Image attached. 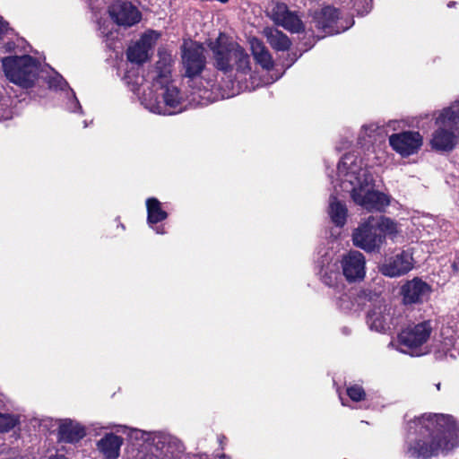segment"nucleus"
<instances>
[{
  "label": "nucleus",
  "mask_w": 459,
  "mask_h": 459,
  "mask_svg": "<svg viewBox=\"0 0 459 459\" xmlns=\"http://www.w3.org/2000/svg\"><path fill=\"white\" fill-rule=\"evenodd\" d=\"M405 429V442L411 456H437L459 446V425L450 414L422 413L408 420Z\"/></svg>",
  "instance_id": "f257e3e1"
},
{
  "label": "nucleus",
  "mask_w": 459,
  "mask_h": 459,
  "mask_svg": "<svg viewBox=\"0 0 459 459\" xmlns=\"http://www.w3.org/2000/svg\"><path fill=\"white\" fill-rule=\"evenodd\" d=\"M334 192L351 195L353 202L368 211L381 212L390 204L387 195L375 190V183L363 160L354 153L342 157L337 165L336 178L331 176Z\"/></svg>",
  "instance_id": "f03ea898"
},
{
  "label": "nucleus",
  "mask_w": 459,
  "mask_h": 459,
  "mask_svg": "<svg viewBox=\"0 0 459 459\" xmlns=\"http://www.w3.org/2000/svg\"><path fill=\"white\" fill-rule=\"evenodd\" d=\"M130 90L138 95L141 104L150 112L171 116L183 110L185 95L180 91L175 81H153L144 85L143 76L135 75L134 81L130 74L124 77Z\"/></svg>",
  "instance_id": "7ed1b4c3"
},
{
  "label": "nucleus",
  "mask_w": 459,
  "mask_h": 459,
  "mask_svg": "<svg viewBox=\"0 0 459 459\" xmlns=\"http://www.w3.org/2000/svg\"><path fill=\"white\" fill-rule=\"evenodd\" d=\"M208 47L212 53L214 65L225 74L233 77L239 91H252L254 86L248 83L252 77L251 59L246 49L226 34L220 33Z\"/></svg>",
  "instance_id": "20e7f679"
},
{
  "label": "nucleus",
  "mask_w": 459,
  "mask_h": 459,
  "mask_svg": "<svg viewBox=\"0 0 459 459\" xmlns=\"http://www.w3.org/2000/svg\"><path fill=\"white\" fill-rule=\"evenodd\" d=\"M429 146L437 152H450L459 144V100L434 113Z\"/></svg>",
  "instance_id": "39448f33"
},
{
  "label": "nucleus",
  "mask_w": 459,
  "mask_h": 459,
  "mask_svg": "<svg viewBox=\"0 0 459 459\" xmlns=\"http://www.w3.org/2000/svg\"><path fill=\"white\" fill-rule=\"evenodd\" d=\"M1 62L5 77L22 88L32 87L39 76L40 65L30 56H10Z\"/></svg>",
  "instance_id": "423d86ee"
},
{
  "label": "nucleus",
  "mask_w": 459,
  "mask_h": 459,
  "mask_svg": "<svg viewBox=\"0 0 459 459\" xmlns=\"http://www.w3.org/2000/svg\"><path fill=\"white\" fill-rule=\"evenodd\" d=\"M433 331L432 322L425 320L408 325L398 334V347L401 352L419 356L420 347L428 342Z\"/></svg>",
  "instance_id": "0eeeda50"
},
{
  "label": "nucleus",
  "mask_w": 459,
  "mask_h": 459,
  "mask_svg": "<svg viewBox=\"0 0 459 459\" xmlns=\"http://www.w3.org/2000/svg\"><path fill=\"white\" fill-rule=\"evenodd\" d=\"M204 48L195 41H185L181 47V62L184 75L192 82L197 79L206 65Z\"/></svg>",
  "instance_id": "6e6552de"
},
{
  "label": "nucleus",
  "mask_w": 459,
  "mask_h": 459,
  "mask_svg": "<svg viewBox=\"0 0 459 459\" xmlns=\"http://www.w3.org/2000/svg\"><path fill=\"white\" fill-rule=\"evenodd\" d=\"M375 223V216L370 215L353 230L352 242L355 247L368 253L379 251L384 244V236L377 233Z\"/></svg>",
  "instance_id": "1a4fd4ad"
},
{
  "label": "nucleus",
  "mask_w": 459,
  "mask_h": 459,
  "mask_svg": "<svg viewBox=\"0 0 459 459\" xmlns=\"http://www.w3.org/2000/svg\"><path fill=\"white\" fill-rule=\"evenodd\" d=\"M414 267L413 252L404 249L399 253L387 256L379 264V272L389 278H398L407 274Z\"/></svg>",
  "instance_id": "9d476101"
},
{
  "label": "nucleus",
  "mask_w": 459,
  "mask_h": 459,
  "mask_svg": "<svg viewBox=\"0 0 459 459\" xmlns=\"http://www.w3.org/2000/svg\"><path fill=\"white\" fill-rule=\"evenodd\" d=\"M312 22L325 35H333L345 31L352 23L345 22L339 17V12L332 6H325L316 12Z\"/></svg>",
  "instance_id": "9b49d317"
},
{
  "label": "nucleus",
  "mask_w": 459,
  "mask_h": 459,
  "mask_svg": "<svg viewBox=\"0 0 459 459\" xmlns=\"http://www.w3.org/2000/svg\"><path fill=\"white\" fill-rule=\"evenodd\" d=\"M392 149L402 157L416 154L423 144V137L418 131H403L389 136Z\"/></svg>",
  "instance_id": "f8f14e48"
},
{
  "label": "nucleus",
  "mask_w": 459,
  "mask_h": 459,
  "mask_svg": "<svg viewBox=\"0 0 459 459\" xmlns=\"http://www.w3.org/2000/svg\"><path fill=\"white\" fill-rule=\"evenodd\" d=\"M342 275L349 282L362 281L366 275V259L362 253L351 250L339 260Z\"/></svg>",
  "instance_id": "ddd939ff"
},
{
  "label": "nucleus",
  "mask_w": 459,
  "mask_h": 459,
  "mask_svg": "<svg viewBox=\"0 0 459 459\" xmlns=\"http://www.w3.org/2000/svg\"><path fill=\"white\" fill-rule=\"evenodd\" d=\"M108 14L119 27L130 28L140 22L142 13L136 6L127 1H117L108 7Z\"/></svg>",
  "instance_id": "4468645a"
},
{
  "label": "nucleus",
  "mask_w": 459,
  "mask_h": 459,
  "mask_svg": "<svg viewBox=\"0 0 459 459\" xmlns=\"http://www.w3.org/2000/svg\"><path fill=\"white\" fill-rule=\"evenodd\" d=\"M160 37L156 30H148L142 35L140 39L127 49V59L131 63L141 65L150 58V52Z\"/></svg>",
  "instance_id": "2eb2a0df"
},
{
  "label": "nucleus",
  "mask_w": 459,
  "mask_h": 459,
  "mask_svg": "<svg viewBox=\"0 0 459 459\" xmlns=\"http://www.w3.org/2000/svg\"><path fill=\"white\" fill-rule=\"evenodd\" d=\"M270 17L275 24L291 33H299L305 30L299 17L295 13L289 11L285 4L273 3L270 9Z\"/></svg>",
  "instance_id": "dca6fc26"
},
{
  "label": "nucleus",
  "mask_w": 459,
  "mask_h": 459,
  "mask_svg": "<svg viewBox=\"0 0 459 459\" xmlns=\"http://www.w3.org/2000/svg\"><path fill=\"white\" fill-rule=\"evenodd\" d=\"M434 352L439 359L459 356V332L451 327L442 328L439 339L435 341Z\"/></svg>",
  "instance_id": "f3484780"
},
{
  "label": "nucleus",
  "mask_w": 459,
  "mask_h": 459,
  "mask_svg": "<svg viewBox=\"0 0 459 459\" xmlns=\"http://www.w3.org/2000/svg\"><path fill=\"white\" fill-rule=\"evenodd\" d=\"M431 292V287L420 278L407 281L401 288V294L404 304L422 303Z\"/></svg>",
  "instance_id": "a211bd4d"
},
{
  "label": "nucleus",
  "mask_w": 459,
  "mask_h": 459,
  "mask_svg": "<svg viewBox=\"0 0 459 459\" xmlns=\"http://www.w3.org/2000/svg\"><path fill=\"white\" fill-rule=\"evenodd\" d=\"M86 435L85 428L78 421L65 419L58 425L57 437L60 442L77 443Z\"/></svg>",
  "instance_id": "6ab92c4d"
},
{
  "label": "nucleus",
  "mask_w": 459,
  "mask_h": 459,
  "mask_svg": "<svg viewBox=\"0 0 459 459\" xmlns=\"http://www.w3.org/2000/svg\"><path fill=\"white\" fill-rule=\"evenodd\" d=\"M123 443L124 439L121 437L107 433L97 441L96 446L103 459H118Z\"/></svg>",
  "instance_id": "aec40b11"
},
{
  "label": "nucleus",
  "mask_w": 459,
  "mask_h": 459,
  "mask_svg": "<svg viewBox=\"0 0 459 459\" xmlns=\"http://www.w3.org/2000/svg\"><path fill=\"white\" fill-rule=\"evenodd\" d=\"M321 264L320 277L323 283L337 291H341L344 287V283L338 264H331L326 258H324Z\"/></svg>",
  "instance_id": "412c9836"
},
{
  "label": "nucleus",
  "mask_w": 459,
  "mask_h": 459,
  "mask_svg": "<svg viewBox=\"0 0 459 459\" xmlns=\"http://www.w3.org/2000/svg\"><path fill=\"white\" fill-rule=\"evenodd\" d=\"M146 209L149 226L152 227L157 234H165L166 231L162 226L153 227L154 224L165 221L168 217V213L162 208L161 203L155 197L148 198L146 200Z\"/></svg>",
  "instance_id": "4be33fe9"
},
{
  "label": "nucleus",
  "mask_w": 459,
  "mask_h": 459,
  "mask_svg": "<svg viewBox=\"0 0 459 459\" xmlns=\"http://www.w3.org/2000/svg\"><path fill=\"white\" fill-rule=\"evenodd\" d=\"M158 61L156 63V75L153 81H165L172 79L174 56L171 51L165 48L158 50Z\"/></svg>",
  "instance_id": "5701e85b"
},
{
  "label": "nucleus",
  "mask_w": 459,
  "mask_h": 459,
  "mask_svg": "<svg viewBox=\"0 0 459 459\" xmlns=\"http://www.w3.org/2000/svg\"><path fill=\"white\" fill-rule=\"evenodd\" d=\"M49 88L54 89L56 91L60 90L65 92V98L67 100L66 108L71 112L81 111L82 107L72 89L69 88L68 83L59 74H56L54 76L50 77L48 81Z\"/></svg>",
  "instance_id": "b1692460"
},
{
  "label": "nucleus",
  "mask_w": 459,
  "mask_h": 459,
  "mask_svg": "<svg viewBox=\"0 0 459 459\" xmlns=\"http://www.w3.org/2000/svg\"><path fill=\"white\" fill-rule=\"evenodd\" d=\"M391 315L386 306H378L368 314V325L377 332H385L390 328Z\"/></svg>",
  "instance_id": "393cba45"
},
{
  "label": "nucleus",
  "mask_w": 459,
  "mask_h": 459,
  "mask_svg": "<svg viewBox=\"0 0 459 459\" xmlns=\"http://www.w3.org/2000/svg\"><path fill=\"white\" fill-rule=\"evenodd\" d=\"M250 50L257 65L263 69L270 70L273 66V60L264 42L257 38H250L248 40Z\"/></svg>",
  "instance_id": "a878e982"
},
{
  "label": "nucleus",
  "mask_w": 459,
  "mask_h": 459,
  "mask_svg": "<svg viewBox=\"0 0 459 459\" xmlns=\"http://www.w3.org/2000/svg\"><path fill=\"white\" fill-rule=\"evenodd\" d=\"M263 35L276 51H286L291 45L289 37L278 29L266 27L263 30Z\"/></svg>",
  "instance_id": "bb28decb"
},
{
  "label": "nucleus",
  "mask_w": 459,
  "mask_h": 459,
  "mask_svg": "<svg viewBox=\"0 0 459 459\" xmlns=\"http://www.w3.org/2000/svg\"><path fill=\"white\" fill-rule=\"evenodd\" d=\"M337 299V305L344 312L357 311L361 307V301L364 296L360 295L358 290L351 289L341 294Z\"/></svg>",
  "instance_id": "cd10ccee"
},
{
  "label": "nucleus",
  "mask_w": 459,
  "mask_h": 459,
  "mask_svg": "<svg viewBox=\"0 0 459 459\" xmlns=\"http://www.w3.org/2000/svg\"><path fill=\"white\" fill-rule=\"evenodd\" d=\"M377 228L379 231V234L384 236V241L386 238H389L393 241H394L401 233L400 225L394 221V220L385 217V216H375Z\"/></svg>",
  "instance_id": "c85d7f7f"
},
{
  "label": "nucleus",
  "mask_w": 459,
  "mask_h": 459,
  "mask_svg": "<svg viewBox=\"0 0 459 459\" xmlns=\"http://www.w3.org/2000/svg\"><path fill=\"white\" fill-rule=\"evenodd\" d=\"M172 437L163 432H152L151 441L148 443L147 446L152 447L155 452L161 455L166 459H170L169 451L170 443Z\"/></svg>",
  "instance_id": "c756f323"
},
{
  "label": "nucleus",
  "mask_w": 459,
  "mask_h": 459,
  "mask_svg": "<svg viewBox=\"0 0 459 459\" xmlns=\"http://www.w3.org/2000/svg\"><path fill=\"white\" fill-rule=\"evenodd\" d=\"M103 429H114L117 433L125 434L131 441L142 440L145 446H147L152 437V432H146L138 429L129 428L126 425H108L103 427Z\"/></svg>",
  "instance_id": "7c9ffc66"
},
{
  "label": "nucleus",
  "mask_w": 459,
  "mask_h": 459,
  "mask_svg": "<svg viewBox=\"0 0 459 459\" xmlns=\"http://www.w3.org/2000/svg\"><path fill=\"white\" fill-rule=\"evenodd\" d=\"M328 213L332 221L338 227H342L346 222L347 208L343 203L337 200L334 195L330 196Z\"/></svg>",
  "instance_id": "2f4dec72"
},
{
  "label": "nucleus",
  "mask_w": 459,
  "mask_h": 459,
  "mask_svg": "<svg viewBox=\"0 0 459 459\" xmlns=\"http://www.w3.org/2000/svg\"><path fill=\"white\" fill-rule=\"evenodd\" d=\"M381 127L375 123L364 125L361 127L359 134V143L361 145H368L377 141V138L381 134Z\"/></svg>",
  "instance_id": "473e14b6"
},
{
  "label": "nucleus",
  "mask_w": 459,
  "mask_h": 459,
  "mask_svg": "<svg viewBox=\"0 0 459 459\" xmlns=\"http://www.w3.org/2000/svg\"><path fill=\"white\" fill-rule=\"evenodd\" d=\"M21 415L17 413L0 412V433H7L21 424Z\"/></svg>",
  "instance_id": "72a5a7b5"
},
{
  "label": "nucleus",
  "mask_w": 459,
  "mask_h": 459,
  "mask_svg": "<svg viewBox=\"0 0 459 459\" xmlns=\"http://www.w3.org/2000/svg\"><path fill=\"white\" fill-rule=\"evenodd\" d=\"M99 31L100 35L106 39L107 41L109 39L113 40V25L108 20H98Z\"/></svg>",
  "instance_id": "f704fd0d"
},
{
  "label": "nucleus",
  "mask_w": 459,
  "mask_h": 459,
  "mask_svg": "<svg viewBox=\"0 0 459 459\" xmlns=\"http://www.w3.org/2000/svg\"><path fill=\"white\" fill-rule=\"evenodd\" d=\"M347 394L354 402L362 401L366 396L364 389L359 385L349 386L347 388Z\"/></svg>",
  "instance_id": "c9c22d12"
},
{
  "label": "nucleus",
  "mask_w": 459,
  "mask_h": 459,
  "mask_svg": "<svg viewBox=\"0 0 459 459\" xmlns=\"http://www.w3.org/2000/svg\"><path fill=\"white\" fill-rule=\"evenodd\" d=\"M146 452L141 451L138 454L137 459H166L159 453L155 452L152 447L145 446Z\"/></svg>",
  "instance_id": "e433bc0d"
},
{
  "label": "nucleus",
  "mask_w": 459,
  "mask_h": 459,
  "mask_svg": "<svg viewBox=\"0 0 459 459\" xmlns=\"http://www.w3.org/2000/svg\"><path fill=\"white\" fill-rule=\"evenodd\" d=\"M92 12L102 10L106 4V0H85Z\"/></svg>",
  "instance_id": "4c0bfd02"
},
{
  "label": "nucleus",
  "mask_w": 459,
  "mask_h": 459,
  "mask_svg": "<svg viewBox=\"0 0 459 459\" xmlns=\"http://www.w3.org/2000/svg\"><path fill=\"white\" fill-rule=\"evenodd\" d=\"M8 31V24L0 20V38Z\"/></svg>",
  "instance_id": "58836bf2"
},
{
  "label": "nucleus",
  "mask_w": 459,
  "mask_h": 459,
  "mask_svg": "<svg viewBox=\"0 0 459 459\" xmlns=\"http://www.w3.org/2000/svg\"><path fill=\"white\" fill-rule=\"evenodd\" d=\"M4 49L6 52H12V51H14L15 49V44L13 42H7L5 45H4Z\"/></svg>",
  "instance_id": "ea45409f"
},
{
  "label": "nucleus",
  "mask_w": 459,
  "mask_h": 459,
  "mask_svg": "<svg viewBox=\"0 0 459 459\" xmlns=\"http://www.w3.org/2000/svg\"><path fill=\"white\" fill-rule=\"evenodd\" d=\"M48 459H68L66 456H65L64 455H51L48 457Z\"/></svg>",
  "instance_id": "a19ab883"
},
{
  "label": "nucleus",
  "mask_w": 459,
  "mask_h": 459,
  "mask_svg": "<svg viewBox=\"0 0 459 459\" xmlns=\"http://www.w3.org/2000/svg\"><path fill=\"white\" fill-rule=\"evenodd\" d=\"M218 441H219L220 445L221 446V447L223 448L224 443L226 441V437L224 436H220V437H218Z\"/></svg>",
  "instance_id": "79ce46f5"
},
{
  "label": "nucleus",
  "mask_w": 459,
  "mask_h": 459,
  "mask_svg": "<svg viewBox=\"0 0 459 459\" xmlns=\"http://www.w3.org/2000/svg\"><path fill=\"white\" fill-rule=\"evenodd\" d=\"M452 267H453V269H454V271H455V272H458V271H459V268H458V266L456 265V264H453Z\"/></svg>",
  "instance_id": "37998d69"
},
{
  "label": "nucleus",
  "mask_w": 459,
  "mask_h": 459,
  "mask_svg": "<svg viewBox=\"0 0 459 459\" xmlns=\"http://www.w3.org/2000/svg\"><path fill=\"white\" fill-rule=\"evenodd\" d=\"M218 457L221 459H226L227 456L225 454H221V455H219Z\"/></svg>",
  "instance_id": "c03bdc74"
},
{
  "label": "nucleus",
  "mask_w": 459,
  "mask_h": 459,
  "mask_svg": "<svg viewBox=\"0 0 459 459\" xmlns=\"http://www.w3.org/2000/svg\"><path fill=\"white\" fill-rule=\"evenodd\" d=\"M108 48H116L115 46H113V42L108 43Z\"/></svg>",
  "instance_id": "a18cd8bd"
},
{
  "label": "nucleus",
  "mask_w": 459,
  "mask_h": 459,
  "mask_svg": "<svg viewBox=\"0 0 459 459\" xmlns=\"http://www.w3.org/2000/svg\"><path fill=\"white\" fill-rule=\"evenodd\" d=\"M207 92H208V91H207V90H204V95L200 94V97H202V98H205V96H204V95H205Z\"/></svg>",
  "instance_id": "49530a36"
},
{
  "label": "nucleus",
  "mask_w": 459,
  "mask_h": 459,
  "mask_svg": "<svg viewBox=\"0 0 459 459\" xmlns=\"http://www.w3.org/2000/svg\"><path fill=\"white\" fill-rule=\"evenodd\" d=\"M437 390H439V388H440V384L439 383L437 385Z\"/></svg>",
  "instance_id": "de8ad7c7"
}]
</instances>
